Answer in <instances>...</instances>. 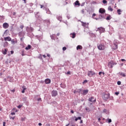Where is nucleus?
<instances>
[{"label": "nucleus", "instance_id": "nucleus-16", "mask_svg": "<svg viewBox=\"0 0 126 126\" xmlns=\"http://www.w3.org/2000/svg\"><path fill=\"white\" fill-rule=\"evenodd\" d=\"M82 23V25L84 27H86V26H88V23H84L83 22H81Z\"/></svg>", "mask_w": 126, "mask_h": 126}, {"label": "nucleus", "instance_id": "nucleus-56", "mask_svg": "<svg viewBox=\"0 0 126 126\" xmlns=\"http://www.w3.org/2000/svg\"><path fill=\"white\" fill-rule=\"evenodd\" d=\"M82 13L83 14L84 13V10H82Z\"/></svg>", "mask_w": 126, "mask_h": 126}, {"label": "nucleus", "instance_id": "nucleus-60", "mask_svg": "<svg viewBox=\"0 0 126 126\" xmlns=\"http://www.w3.org/2000/svg\"><path fill=\"white\" fill-rule=\"evenodd\" d=\"M76 92H77V91H74V94L76 93Z\"/></svg>", "mask_w": 126, "mask_h": 126}, {"label": "nucleus", "instance_id": "nucleus-33", "mask_svg": "<svg viewBox=\"0 0 126 126\" xmlns=\"http://www.w3.org/2000/svg\"><path fill=\"white\" fill-rule=\"evenodd\" d=\"M20 28H21V29H23V28H24V25L20 26Z\"/></svg>", "mask_w": 126, "mask_h": 126}, {"label": "nucleus", "instance_id": "nucleus-28", "mask_svg": "<svg viewBox=\"0 0 126 126\" xmlns=\"http://www.w3.org/2000/svg\"><path fill=\"white\" fill-rule=\"evenodd\" d=\"M25 90H26V88H24L23 90L22 91V93H24L25 92Z\"/></svg>", "mask_w": 126, "mask_h": 126}, {"label": "nucleus", "instance_id": "nucleus-1", "mask_svg": "<svg viewBox=\"0 0 126 126\" xmlns=\"http://www.w3.org/2000/svg\"><path fill=\"white\" fill-rule=\"evenodd\" d=\"M97 48L100 51H104L105 50V45L103 44H97Z\"/></svg>", "mask_w": 126, "mask_h": 126}, {"label": "nucleus", "instance_id": "nucleus-43", "mask_svg": "<svg viewBox=\"0 0 126 126\" xmlns=\"http://www.w3.org/2000/svg\"><path fill=\"white\" fill-rule=\"evenodd\" d=\"M21 107H22V106H21V105H19V106H18V109H20V108H21Z\"/></svg>", "mask_w": 126, "mask_h": 126}, {"label": "nucleus", "instance_id": "nucleus-63", "mask_svg": "<svg viewBox=\"0 0 126 126\" xmlns=\"http://www.w3.org/2000/svg\"><path fill=\"white\" fill-rule=\"evenodd\" d=\"M69 126V124L66 125L65 126Z\"/></svg>", "mask_w": 126, "mask_h": 126}, {"label": "nucleus", "instance_id": "nucleus-19", "mask_svg": "<svg viewBox=\"0 0 126 126\" xmlns=\"http://www.w3.org/2000/svg\"><path fill=\"white\" fill-rule=\"evenodd\" d=\"M7 46H8V42L7 41L4 42L3 47H7Z\"/></svg>", "mask_w": 126, "mask_h": 126}, {"label": "nucleus", "instance_id": "nucleus-7", "mask_svg": "<svg viewBox=\"0 0 126 126\" xmlns=\"http://www.w3.org/2000/svg\"><path fill=\"white\" fill-rule=\"evenodd\" d=\"M52 97H56L58 95V91H53L51 93Z\"/></svg>", "mask_w": 126, "mask_h": 126}, {"label": "nucleus", "instance_id": "nucleus-49", "mask_svg": "<svg viewBox=\"0 0 126 126\" xmlns=\"http://www.w3.org/2000/svg\"><path fill=\"white\" fill-rule=\"evenodd\" d=\"M47 57H48V58H50V57H51V55H50V54H47Z\"/></svg>", "mask_w": 126, "mask_h": 126}, {"label": "nucleus", "instance_id": "nucleus-35", "mask_svg": "<svg viewBox=\"0 0 126 126\" xmlns=\"http://www.w3.org/2000/svg\"><path fill=\"white\" fill-rule=\"evenodd\" d=\"M114 46H115V48H114V50H117V49H118V45H114Z\"/></svg>", "mask_w": 126, "mask_h": 126}, {"label": "nucleus", "instance_id": "nucleus-50", "mask_svg": "<svg viewBox=\"0 0 126 126\" xmlns=\"http://www.w3.org/2000/svg\"><path fill=\"white\" fill-rule=\"evenodd\" d=\"M83 120H81L80 123V124H83Z\"/></svg>", "mask_w": 126, "mask_h": 126}, {"label": "nucleus", "instance_id": "nucleus-64", "mask_svg": "<svg viewBox=\"0 0 126 126\" xmlns=\"http://www.w3.org/2000/svg\"><path fill=\"white\" fill-rule=\"evenodd\" d=\"M23 39V38H21V41H22Z\"/></svg>", "mask_w": 126, "mask_h": 126}, {"label": "nucleus", "instance_id": "nucleus-36", "mask_svg": "<svg viewBox=\"0 0 126 126\" xmlns=\"http://www.w3.org/2000/svg\"><path fill=\"white\" fill-rule=\"evenodd\" d=\"M103 113H107V109H103Z\"/></svg>", "mask_w": 126, "mask_h": 126}, {"label": "nucleus", "instance_id": "nucleus-39", "mask_svg": "<svg viewBox=\"0 0 126 126\" xmlns=\"http://www.w3.org/2000/svg\"><path fill=\"white\" fill-rule=\"evenodd\" d=\"M11 115L12 116H14V115H15V113H14V112H12V113H11Z\"/></svg>", "mask_w": 126, "mask_h": 126}, {"label": "nucleus", "instance_id": "nucleus-8", "mask_svg": "<svg viewBox=\"0 0 126 126\" xmlns=\"http://www.w3.org/2000/svg\"><path fill=\"white\" fill-rule=\"evenodd\" d=\"M11 42L13 45H15V44H17V39L15 38L11 39Z\"/></svg>", "mask_w": 126, "mask_h": 126}, {"label": "nucleus", "instance_id": "nucleus-17", "mask_svg": "<svg viewBox=\"0 0 126 126\" xmlns=\"http://www.w3.org/2000/svg\"><path fill=\"white\" fill-rule=\"evenodd\" d=\"M77 50H82V46L81 45H78L77 46Z\"/></svg>", "mask_w": 126, "mask_h": 126}, {"label": "nucleus", "instance_id": "nucleus-30", "mask_svg": "<svg viewBox=\"0 0 126 126\" xmlns=\"http://www.w3.org/2000/svg\"><path fill=\"white\" fill-rule=\"evenodd\" d=\"M102 2H103V3H104L105 4V3H107V2H108V1H107V0H103Z\"/></svg>", "mask_w": 126, "mask_h": 126}, {"label": "nucleus", "instance_id": "nucleus-10", "mask_svg": "<svg viewBox=\"0 0 126 126\" xmlns=\"http://www.w3.org/2000/svg\"><path fill=\"white\" fill-rule=\"evenodd\" d=\"M9 25H8V24L6 23H4L3 24V28H4V29H7V28H8Z\"/></svg>", "mask_w": 126, "mask_h": 126}, {"label": "nucleus", "instance_id": "nucleus-59", "mask_svg": "<svg viewBox=\"0 0 126 126\" xmlns=\"http://www.w3.org/2000/svg\"><path fill=\"white\" fill-rule=\"evenodd\" d=\"M15 14H16V12H14L13 14V15H15Z\"/></svg>", "mask_w": 126, "mask_h": 126}, {"label": "nucleus", "instance_id": "nucleus-18", "mask_svg": "<svg viewBox=\"0 0 126 126\" xmlns=\"http://www.w3.org/2000/svg\"><path fill=\"white\" fill-rule=\"evenodd\" d=\"M119 74H120V75H121V76H123V77H126V74H125V73L119 72Z\"/></svg>", "mask_w": 126, "mask_h": 126}, {"label": "nucleus", "instance_id": "nucleus-5", "mask_svg": "<svg viewBox=\"0 0 126 126\" xmlns=\"http://www.w3.org/2000/svg\"><path fill=\"white\" fill-rule=\"evenodd\" d=\"M102 98L104 101H107V99H109V98H110V94H104V95L103 96Z\"/></svg>", "mask_w": 126, "mask_h": 126}, {"label": "nucleus", "instance_id": "nucleus-24", "mask_svg": "<svg viewBox=\"0 0 126 126\" xmlns=\"http://www.w3.org/2000/svg\"><path fill=\"white\" fill-rule=\"evenodd\" d=\"M78 120H81V117H78V118L75 119V122H77V121H78Z\"/></svg>", "mask_w": 126, "mask_h": 126}, {"label": "nucleus", "instance_id": "nucleus-62", "mask_svg": "<svg viewBox=\"0 0 126 126\" xmlns=\"http://www.w3.org/2000/svg\"><path fill=\"white\" fill-rule=\"evenodd\" d=\"M22 56H25V54H24V53H23L22 54Z\"/></svg>", "mask_w": 126, "mask_h": 126}, {"label": "nucleus", "instance_id": "nucleus-3", "mask_svg": "<svg viewBox=\"0 0 126 126\" xmlns=\"http://www.w3.org/2000/svg\"><path fill=\"white\" fill-rule=\"evenodd\" d=\"M115 64H117V63H115L114 61H111L108 63V67H110V68H113V66Z\"/></svg>", "mask_w": 126, "mask_h": 126}, {"label": "nucleus", "instance_id": "nucleus-6", "mask_svg": "<svg viewBox=\"0 0 126 126\" xmlns=\"http://www.w3.org/2000/svg\"><path fill=\"white\" fill-rule=\"evenodd\" d=\"M89 101L92 103H96V98H94V96H92L89 98Z\"/></svg>", "mask_w": 126, "mask_h": 126}, {"label": "nucleus", "instance_id": "nucleus-15", "mask_svg": "<svg viewBox=\"0 0 126 126\" xmlns=\"http://www.w3.org/2000/svg\"><path fill=\"white\" fill-rule=\"evenodd\" d=\"M88 90H83L82 92H83V95H86L88 93Z\"/></svg>", "mask_w": 126, "mask_h": 126}, {"label": "nucleus", "instance_id": "nucleus-29", "mask_svg": "<svg viewBox=\"0 0 126 126\" xmlns=\"http://www.w3.org/2000/svg\"><path fill=\"white\" fill-rule=\"evenodd\" d=\"M9 119H12L13 120H14V119H15V116H14V117H12L11 116H9Z\"/></svg>", "mask_w": 126, "mask_h": 126}, {"label": "nucleus", "instance_id": "nucleus-57", "mask_svg": "<svg viewBox=\"0 0 126 126\" xmlns=\"http://www.w3.org/2000/svg\"><path fill=\"white\" fill-rule=\"evenodd\" d=\"M11 91H12V92H15V90H12Z\"/></svg>", "mask_w": 126, "mask_h": 126}, {"label": "nucleus", "instance_id": "nucleus-12", "mask_svg": "<svg viewBox=\"0 0 126 126\" xmlns=\"http://www.w3.org/2000/svg\"><path fill=\"white\" fill-rule=\"evenodd\" d=\"M45 83L46 84H50L51 83V79L47 78L45 80Z\"/></svg>", "mask_w": 126, "mask_h": 126}, {"label": "nucleus", "instance_id": "nucleus-41", "mask_svg": "<svg viewBox=\"0 0 126 126\" xmlns=\"http://www.w3.org/2000/svg\"><path fill=\"white\" fill-rule=\"evenodd\" d=\"M37 101H42V98H38L37 99Z\"/></svg>", "mask_w": 126, "mask_h": 126}, {"label": "nucleus", "instance_id": "nucleus-55", "mask_svg": "<svg viewBox=\"0 0 126 126\" xmlns=\"http://www.w3.org/2000/svg\"><path fill=\"white\" fill-rule=\"evenodd\" d=\"M98 122H100V121H101V118H98Z\"/></svg>", "mask_w": 126, "mask_h": 126}, {"label": "nucleus", "instance_id": "nucleus-46", "mask_svg": "<svg viewBox=\"0 0 126 126\" xmlns=\"http://www.w3.org/2000/svg\"><path fill=\"white\" fill-rule=\"evenodd\" d=\"M47 13H48V14H50V13H51V12L50 11H47Z\"/></svg>", "mask_w": 126, "mask_h": 126}, {"label": "nucleus", "instance_id": "nucleus-21", "mask_svg": "<svg viewBox=\"0 0 126 126\" xmlns=\"http://www.w3.org/2000/svg\"><path fill=\"white\" fill-rule=\"evenodd\" d=\"M6 53H7V49H5L4 51H2V54L3 55H6Z\"/></svg>", "mask_w": 126, "mask_h": 126}, {"label": "nucleus", "instance_id": "nucleus-13", "mask_svg": "<svg viewBox=\"0 0 126 126\" xmlns=\"http://www.w3.org/2000/svg\"><path fill=\"white\" fill-rule=\"evenodd\" d=\"M70 36L71 38L74 39V38H75V36H76L75 32H73L72 33H70Z\"/></svg>", "mask_w": 126, "mask_h": 126}, {"label": "nucleus", "instance_id": "nucleus-11", "mask_svg": "<svg viewBox=\"0 0 126 126\" xmlns=\"http://www.w3.org/2000/svg\"><path fill=\"white\" fill-rule=\"evenodd\" d=\"M4 41H8L9 42H10L11 41V38L10 36H7L4 38Z\"/></svg>", "mask_w": 126, "mask_h": 126}, {"label": "nucleus", "instance_id": "nucleus-4", "mask_svg": "<svg viewBox=\"0 0 126 126\" xmlns=\"http://www.w3.org/2000/svg\"><path fill=\"white\" fill-rule=\"evenodd\" d=\"M96 31V32L97 31H99L100 34H101V33H104L105 32V28L103 27L98 28Z\"/></svg>", "mask_w": 126, "mask_h": 126}, {"label": "nucleus", "instance_id": "nucleus-47", "mask_svg": "<svg viewBox=\"0 0 126 126\" xmlns=\"http://www.w3.org/2000/svg\"><path fill=\"white\" fill-rule=\"evenodd\" d=\"M43 58H47V56H46V55H43Z\"/></svg>", "mask_w": 126, "mask_h": 126}, {"label": "nucleus", "instance_id": "nucleus-38", "mask_svg": "<svg viewBox=\"0 0 126 126\" xmlns=\"http://www.w3.org/2000/svg\"><path fill=\"white\" fill-rule=\"evenodd\" d=\"M94 16H96V14L94 13V14H93V16H92L93 18H94Z\"/></svg>", "mask_w": 126, "mask_h": 126}, {"label": "nucleus", "instance_id": "nucleus-53", "mask_svg": "<svg viewBox=\"0 0 126 126\" xmlns=\"http://www.w3.org/2000/svg\"><path fill=\"white\" fill-rule=\"evenodd\" d=\"M67 74H70V71H68L67 72Z\"/></svg>", "mask_w": 126, "mask_h": 126}, {"label": "nucleus", "instance_id": "nucleus-9", "mask_svg": "<svg viewBox=\"0 0 126 126\" xmlns=\"http://www.w3.org/2000/svg\"><path fill=\"white\" fill-rule=\"evenodd\" d=\"M99 13H101V14H103L106 12V10H105V9L103 8H101L99 10Z\"/></svg>", "mask_w": 126, "mask_h": 126}, {"label": "nucleus", "instance_id": "nucleus-26", "mask_svg": "<svg viewBox=\"0 0 126 126\" xmlns=\"http://www.w3.org/2000/svg\"><path fill=\"white\" fill-rule=\"evenodd\" d=\"M98 74H99V75H101V74H103V75H105V73L103 72L100 71V72H99L98 73Z\"/></svg>", "mask_w": 126, "mask_h": 126}, {"label": "nucleus", "instance_id": "nucleus-42", "mask_svg": "<svg viewBox=\"0 0 126 126\" xmlns=\"http://www.w3.org/2000/svg\"><path fill=\"white\" fill-rule=\"evenodd\" d=\"M43 7H45V6H44L43 5H40V8H43Z\"/></svg>", "mask_w": 126, "mask_h": 126}, {"label": "nucleus", "instance_id": "nucleus-22", "mask_svg": "<svg viewBox=\"0 0 126 126\" xmlns=\"http://www.w3.org/2000/svg\"><path fill=\"white\" fill-rule=\"evenodd\" d=\"M31 49V45H28L27 47H26V50H30Z\"/></svg>", "mask_w": 126, "mask_h": 126}, {"label": "nucleus", "instance_id": "nucleus-2", "mask_svg": "<svg viewBox=\"0 0 126 126\" xmlns=\"http://www.w3.org/2000/svg\"><path fill=\"white\" fill-rule=\"evenodd\" d=\"M96 73L94 71L90 70L88 71V75L89 76V77H92V76H94V75H95Z\"/></svg>", "mask_w": 126, "mask_h": 126}, {"label": "nucleus", "instance_id": "nucleus-34", "mask_svg": "<svg viewBox=\"0 0 126 126\" xmlns=\"http://www.w3.org/2000/svg\"><path fill=\"white\" fill-rule=\"evenodd\" d=\"M115 94V95H117V96H118L119 94H120V92H116Z\"/></svg>", "mask_w": 126, "mask_h": 126}, {"label": "nucleus", "instance_id": "nucleus-45", "mask_svg": "<svg viewBox=\"0 0 126 126\" xmlns=\"http://www.w3.org/2000/svg\"><path fill=\"white\" fill-rule=\"evenodd\" d=\"M14 52L13 51H11V55H12L13 54H14Z\"/></svg>", "mask_w": 126, "mask_h": 126}, {"label": "nucleus", "instance_id": "nucleus-51", "mask_svg": "<svg viewBox=\"0 0 126 126\" xmlns=\"http://www.w3.org/2000/svg\"><path fill=\"white\" fill-rule=\"evenodd\" d=\"M3 126H5V122H3Z\"/></svg>", "mask_w": 126, "mask_h": 126}, {"label": "nucleus", "instance_id": "nucleus-61", "mask_svg": "<svg viewBox=\"0 0 126 126\" xmlns=\"http://www.w3.org/2000/svg\"><path fill=\"white\" fill-rule=\"evenodd\" d=\"M24 0L25 3H26V0Z\"/></svg>", "mask_w": 126, "mask_h": 126}, {"label": "nucleus", "instance_id": "nucleus-37", "mask_svg": "<svg viewBox=\"0 0 126 126\" xmlns=\"http://www.w3.org/2000/svg\"><path fill=\"white\" fill-rule=\"evenodd\" d=\"M65 50H66V47H64L63 48V51H65Z\"/></svg>", "mask_w": 126, "mask_h": 126}, {"label": "nucleus", "instance_id": "nucleus-23", "mask_svg": "<svg viewBox=\"0 0 126 126\" xmlns=\"http://www.w3.org/2000/svg\"><path fill=\"white\" fill-rule=\"evenodd\" d=\"M117 12L119 15H121V12H122V11L121 10V9H119L117 10Z\"/></svg>", "mask_w": 126, "mask_h": 126}, {"label": "nucleus", "instance_id": "nucleus-54", "mask_svg": "<svg viewBox=\"0 0 126 126\" xmlns=\"http://www.w3.org/2000/svg\"><path fill=\"white\" fill-rule=\"evenodd\" d=\"M71 113L72 114H74V112L73 111V110H71Z\"/></svg>", "mask_w": 126, "mask_h": 126}, {"label": "nucleus", "instance_id": "nucleus-25", "mask_svg": "<svg viewBox=\"0 0 126 126\" xmlns=\"http://www.w3.org/2000/svg\"><path fill=\"white\" fill-rule=\"evenodd\" d=\"M111 19V15H109L106 17V20H110Z\"/></svg>", "mask_w": 126, "mask_h": 126}, {"label": "nucleus", "instance_id": "nucleus-31", "mask_svg": "<svg viewBox=\"0 0 126 126\" xmlns=\"http://www.w3.org/2000/svg\"><path fill=\"white\" fill-rule=\"evenodd\" d=\"M88 81L87 80H85L84 81V82H83V84H85L86 83H87Z\"/></svg>", "mask_w": 126, "mask_h": 126}, {"label": "nucleus", "instance_id": "nucleus-14", "mask_svg": "<svg viewBox=\"0 0 126 126\" xmlns=\"http://www.w3.org/2000/svg\"><path fill=\"white\" fill-rule=\"evenodd\" d=\"M74 4L76 6H80V3L79 2V1L78 0H76L75 2H74Z\"/></svg>", "mask_w": 126, "mask_h": 126}, {"label": "nucleus", "instance_id": "nucleus-52", "mask_svg": "<svg viewBox=\"0 0 126 126\" xmlns=\"http://www.w3.org/2000/svg\"><path fill=\"white\" fill-rule=\"evenodd\" d=\"M38 126H42V123H38Z\"/></svg>", "mask_w": 126, "mask_h": 126}, {"label": "nucleus", "instance_id": "nucleus-58", "mask_svg": "<svg viewBox=\"0 0 126 126\" xmlns=\"http://www.w3.org/2000/svg\"><path fill=\"white\" fill-rule=\"evenodd\" d=\"M21 33H22V32H20L19 33V36H20V35L21 34Z\"/></svg>", "mask_w": 126, "mask_h": 126}, {"label": "nucleus", "instance_id": "nucleus-32", "mask_svg": "<svg viewBox=\"0 0 126 126\" xmlns=\"http://www.w3.org/2000/svg\"><path fill=\"white\" fill-rule=\"evenodd\" d=\"M121 83H122V82L120 81L117 82L118 85H121Z\"/></svg>", "mask_w": 126, "mask_h": 126}, {"label": "nucleus", "instance_id": "nucleus-48", "mask_svg": "<svg viewBox=\"0 0 126 126\" xmlns=\"http://www.w3.org/2000/svg\"><path fill=\"white\" fill-rule=\"evenodd\" d=\"M121 61L122 62H126V60L125 59H122Z\"/></svg>", "mask_w": 126, "mask_h": 126}, {"label": "nucleus", "instance_id": "nucleus-40", "mask_svg": "<svg viewBox=\"0 0 126 126\" xmlns=\"http://www.w3.org/2000/svg\"><path fill=\"white\" fill-rule=\"evenodd\" d=\"M108 123L110 124V123H112V120L111 119H109L108 120Z\"/></svg>", "mask_w": 126, "mask_h": 126}, {"label": "nucleus", "instance_id": "nucleus-27", "mask_svg": "<svg viewBox=\"0 0 126 126\" xmlns=\"http://www.w3.org/2000/svg\"><path fill=\"white\" fill-rule=\"evenodd\" d=\"M82 90H81V89H80L79 90H77V92H78V93H81Z\"/></svg>", "mask_w": 126, "mask_h": 126}, {"label": "nucleus", "instance_id": "nucleus-20", "mask_svg": "<svg viewBox=\"0 0 126 126\" xmlns=\"http://www.w3.org/2000/svg\"><path fill=\"white\" fill-rule=\"evenodd\" d=\"M108 10H109V11H113L114 10V9H113L112 8V7L111 6H109L108 7Z\"/></svg>", "mask_w": 126, "mask_h": 126}, {"label": "nucleus", "instance_id": "nucleus-44", "mask_svg": "<svg viewBox=\"0 0 126 126\" xmlns=\"http://www.w3.org/2000/svg\"><path fill=\"white\" fill-rule=\"evenodd\" d=\"M85 110H86V111H88V110H89V108L88 107H86L85 108Z\"/></svg>", "mask_w": 126, "mask_h": 126}]
</instances>
